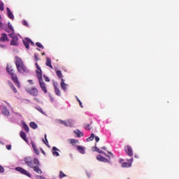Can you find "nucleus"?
I'll return each mask as SVG.
<instances>
[{
  "mask_svg": "<svg viewBox=\"0 0 179 179\" xmlns=\"http://www.w3.org/2000/svg\"><path fill=\"white\" fill-rule=\"evenodd\" d=\"M37 50H38V51H40V49L37 48Z\"/></svg>",
  "mask_w": 179,
  "mask_h": 179,
  "instance_id": "nucleus-56",
  "label": "nucleus"
},
{
  "mask_svg": "<svg viewBox=\"0 0 179 179\" xmlns=\"http://www.w3.org/2000/svg\"><path fill=\"white\" fill-rule=\"evenodd\" d=\"M0 47H1V48H6V46L5 45H2L1 43H0Z\"/></svg>",
  "mask_w": 179,
  "mask_h": 179,
  "instance_id": "nucleus-47",
  "label": "nucleus"
},
{
  "mask_svg": "<svg viewBox=\"0 0 179 179\" xmlns=\"http://www.w3.org/2000/svg\"><path fill=\"white\" fill-rule=\"evenodd\" d=\"M64 177H66V174L64 173L62 171H59V178L62 179Z\"/></svg>",
  "mask_w": 179,
  "mask_h": 179,
  "instance_id": "nucleus-32",
  "label": "nucleus"
},
{
  "mask_svg": "<svg viewBox=\"0 0 179 179\" xmlns=\"http://www.w3.org/2000/svg\"><path fill=\"white\" fill-rule=\"evenodd\" d=\"M94 149H95L94 150L95 152H97L98 153H101V155H105V156H106V157H109V159H110L111 157H114V155L113 154V152L110 151L108 152V155H106V152H104V151L99 150V148L95 146Z\"/></svg>",
  "mask_w": 179,
  "mask_h": 179,
  "instance_id": "nucleus-7",
  "label": "nucleus"
},
{
  "mask_svg": "<svg viewBox=\"0 0 179 179\" xmlns=\"http://www.w3.org/2000/svg\"><path fill=\"white\" fill-rule=\"evenodd\" d=\"M0 19H1V15H0Z\"/></svg>",
  "mask_w": 179,
  "mask_h": 179,
  "instance_id": "nucleus-57",
  "label": "nucleus"
},
{
  "mask_svg": "<svg viewBox=\"0 0 179 179\" xmlns=\"http://www.w3.org/2000/svg\"><path fill=\"white\" fill-rule=\"evenodd\" d=\"M6 31H8V33H9V31H8V30H6Z\"/></svg>",
  "mask_w": 179,
  "mask_h": 179,
  "instance_id": "nucleus-55",
  "label": "nucleus"
},
{
  "mask_svg": "<svg viewBox=\"0 0 179 179\" xmlns=\"http://www.w3.org/2000/svg\"><path fill=\"white\" fill-rule=\"evenodd\" d=\"M22 24L24 26H27V21L26 20L22 21Z\"/></svg>",
  "mask_w": 179,
  "mask_h": 179,
  "instance_id": "nucleus-45",
  "label": "nucleus"
},
{
  "mask_svg": "<svg viewBox=\"0 0 179 179\" xmlns=\"http://www.w3.org/2000/svg\"><path fill=\"white\" fill-rule=\"evenodd\" d=\"M20 135L22 139H23L25 142H29V140H27V137L26 133H24V131H20Z\"/></svg>",
  "mask_w": 179,
  "mask_h": 179,
  "instance_id": "nucleus-20",
  "label": "nucleus"
},
{
  "mask_svg": "<svg viewBox=\"0 0 179 179\" xmlns=\"http://www.w3.org/2000/svg\"><path fill=\"white\" fill-rule=\"evenodd\" d=\"M1 113L3 115H6V116L9 115V110L6 108H3Z\"/></svg>",
  "mask_w": 179,
  "mask_h": 179,
  "instance_id": "nucleus-24",
  "label": "nucleus"
},
{
  "mask_svg": "<svg viewBox=\"0 0 179 179\" xmlns=\"http://www.w3.org/2000/svg\"><path fill=\"white\" fill-rule=\"evenodd\" d=\"M8 28L10 29V30L11 31H13H13H15V29H13V27H12V24H10V22L8 23Z\"/></svg>",
  "mask_w": 179,
  "mask_h": 179,
  "instance_id": "nucleus-35",
  "label": "nucleus"
},
{
  "mask_svg": "<svg viewBox=\"0 0 179 179\" xmlns=\"http://www.w3.org/2000/svg\"><path fill=\"white\" fill-rule=\"evenodd\" d=\"M15 171H18L21 174H23L24 176H27V177H29V178H31V174H30L29 171H26L22 167H16Z\"/></svg>",
  "mask_w": 179,
  "mask_h": 179,
  "instance_id": "nucleus-5",
  "label": "nucleus"
},
{
  "mask_svg": "<svg viewBox=\"0 0 179 179\" xmlns=\"http://www.w3.org/2000/svg\"><path fill=\"white\" fill-rule=\"evenodd\" d=\"M128 179H130V178H128Z\"/></svg>",
  "mask_w": 179,
  "mask_h": 179,
  "instance_id": "nucleus-58",
  "label": "nucleus"
},
{
  "mask_svg": "<svg viewBox=\"0 0 179 179\" xmlns=\"http://www.w3.org/2000/svg\"><path fill=\"white\" fill-rule=\"evenodd\" d=\"M36 110L39 111V113H41V114H45L44 113V110H43V108H41L40 106L36 107Z\"/></svg>",
  "mask_w": 179,
  "mask_h": 179,
  "instance_id": "nucleus-34",
  "label": "nucleus"
},
{
  "mask_svg": "<svg viewBox=\"0 0 179 179\" xmlns=\"http://www.w3.org/2000/svg\"><path fill=\"white\" fill-rule=\"evenodd\" d=\"M46 66L50 68V69H53L52 64H51V59L50 57H46Z\"/></svg>",
  "mask_w": 179,
  "mask_h": 179,
  "instance_id": "nucleus-19",
  "label": "nucleus"
},
{
  "mask_svg": "<svg viewBox=\"0 0 179 179\" xmlns=\"http://www.w3.org/2000/svg\"><path fill=\"white\" fill-rule=\"evenodd\" d=\"M59 152V150L57 148V147H52V153L53 156L58 157V156H59V152Z\"/></svg>",
  "mask_w": 179,
  "mask_h": 179,
  "instance_id": "nucleus-15",
  "label": "nucleus"
},
{
  "mask_svg": "<svg viewBox=\"0 0 179 179\" xmlns=\"http://www.w3.org/2000/svg\"><path fill=\"white\" fill-rule=\"evenodd\" d=\"M77 150H78V152H80L81 153V155H85V148L78 145L77 147Z\"/></svg>",
  "mask_w": 179,
  "mask_h": 179,
  "instance_id": "nucleus-23",
  "label": "nucleus"
},
{
  "mask_svg": "<svg viewBox=\"0 0 179 179\" xmlns=\"http://www.w3.org/2000/svg\"><path fill=\"white\" fill-rule=\"evenodd\" d=\"M95 141L96 142H99L100 141V138H99V136H95Z\"/></svg>",
  "mask_w": 179,
  "mask_h": 179,
  "instance_id": "nucleus-46",
  "label": "nucleus"
},
{
  "mask_svg": "<svg viewBox=\"0 0 179 179\" xmlns=\"http://www.w3.org/2000/svg\"><path fill=\"white\" fill-rule=\"evenodd\" d=\"M94 139V134H92L91 136L87 138V142H90V141H93Z\"/></svg>",
  "mask_w": 179,
  "mask_h": 179,
  "instance_id": "nucleus-31",
  "label": "nucleus"
},
{
  "mask_svg": "<svg viewBox=\"0 0 179 179\" xmlns=\"http://www.w3.org/2000/svg\"><path fill=\"white\" fill-rule=\"evenodd\" d=\"M15 64L19 73H27L29 72V69H27V67L24 65V62H23V60L20 57L17 56L15 57Z\"/></svg>",
  "mask_w": 179,
  "mask_h": 179,
  "instance_id": "nucleus-3",
  "label": "nucleus"
},
{
  "mask_svg": "<svg viewBox=\"0 0 179 179\" xmlns=\"http://www.w3.org/2000/svg\"><path fill=\"white\" fill-rule=\"evenodd\" d=\"M10 86L11 90H13V92H14V93L17 92V90H16V87H15V85H13V84L10 83Z\"/></svg>",
  "mask_w": 179,
  "mask_h": 179,
  "instance_id": "nucleus-30",
  "label": "nucleus"
},
{
  "mask_svg": "<svg viewBox=\"0 0 179 179\" xmlns=\"http://www.w3.org/2000/svg\"><path fill=\"white\" fill-rule=\"evenodd\" d=\"M56 75H57V76H58V78H59V79H61V80H62V73L61 72V71H59V70H57V71H56Z\"/></svg>",
  "mask_w": 179,
  "mask_h": 179,
  "instance_id": "nucleus-27",
  "label": "nucleus"
},
{
  "mask_svg": "<svg viewBox=\"0 0 179 179\" xmlns=\"http://www.w3.org/2000/svg\"><path fill=\"white\" fill-rule=\"evenodd\" d=\"M5 171V169L2 167V166L0 165V173H3Z\"/></svg>",
  "mask_w": 179,
  "mask_h": 179,
  "instance_id": "nucleus-43",
  "label": "nucleus"
},
{
  "mask_svg": "<svg viewBox=\"0 0 179 179\" xmlns=\"http://www.w3.org/2000/svg\"><path fill=\"white\" fill-rule=\"evenodd\" d=\"M22 126H23V129H24V131H26V132L29 133V126H27V124L26 123H23Z\"/></svg>",
  "mask_w": 179,
  "mask_h": 179,
  "instance_id": "nucleus-28",
  "label": "nucleus"
},
{
  "mask_svg": "<svg viewBox=\"0 0 179 179\" xmlns=\"http://www.w3.org/2000/svg\"><path fill=\"white\" fill-rule=\"evenodd\" d=\"M41 55H45V52H42Z\"/></svg>",
  "mask_w": 179,
  "mask_h": 179,
  "instance_id": "nucleus-54",
  "label": "nucleus"
},
{
  "mask_svg": "<svg viewBox=\"0 0 179 179\" xmlns=\"http://www.w3.org/2000/svg\"><path fill=\"white\" fill-rule=\"evenodd\" d=\"M6 10H7V15L9 17V19H15V16H13V13H12V11H10V8H9V7L6 8Z\"/></svg>",
  "mask_w": 179,
  "mask_h": 179,
  "instance_id": "nucleus-17",
  "label": "nucleus"
},
{
  "mask_svg": "<svg viewBox=\"0 0 179 179\" xmlns=\"http://www.w3.org/2000/svg\"><path fill=\"white\" fill-rule=\"evenodd\" d=\"M58 123L62 124L64 127H72V125H73V122L72 121V120H68L67 121L59 120Z\"/></svg>",
  "mask_w": 179,
  "mask_h": 179,
  "instance_id": "nucleus-6",
  "label": "nucleus"
},
{
  "mask_svg": "<svg viewBox=\"0 0 179 179\" xmlns=\"http://www.w3.org/2000/svg\"><path fill=\"white\" fill-rule=\"evenodd\" d=\"M19 40V38L15 37L13 38L10 41V45H17V41Z\"/></svg>",
  "mask_w": 179,
  "mask_h": 179,
  "instance_id": "nucleus-21",
  "label": "nucleus"
},
{
  "mask_svg": "<svg viewBox=\"0 0 179 179\" xmlns=\"http://www.w3.org/2000/svg\"><path fill=\"white\" fill-rule=\"evenodd\" d=\"M43 142L46 145V146H48V140H47V134H45V140L43 139Z\"/></svg>",
  "mask_w": 179,
  "mask_h": 179,
  "instance_id": "nucleus-33",
  "label": "nucleus"
},
{
  "mask_svg": "<svg viewBox=\"0 0 179 179\" xmlns=\"http://www.w3.org/2000/svg\"><path fill=\"white\" fill-rule=\"evenodd\" d=\"M54 87L57 96H61V92L59 91V89H58V85H57V84H54Z\"/></svg>",
  "mask_w": 179,
  "mask_h": 179,
  "instance_id": "nucleus-22",
  "label": "nucleus"
},
{
  "mask_svg": "<svg viewBox=\"0 0 179 179\" xmlns=\"http://www.w3.org/2000/svg\"><path fill=\"white\" fill-rule=\"evenodd\" d=\"M3 26V24H2V22H0V29H2Z\"/></svg>",
  "mask_w": 179,
  "mask_h": 179,
  "instance_id": "nucleus-50",
  "label": "nucleus"
},
{
  "mask_svg": "<svg viewBox=\"0 0 179 179\" xmlns=\"http://www.w3.org/2000/svg\"><path fill=\"white\" fill-rule=\"evenodd\" d=\"M0 41L1 43H5V41H9V38H8V35L6 34H1L0 37Z\"/></svg>",
  "mask_w": 179,
  "mask_h": 179,
  "instance_id": "nucleus-13",
  "label": "nucleus"
},
{
  "mask_svg": "<svg viewBox=\"0 0 179 179\" xmlns=\"http://www.w3.org/2000/svg\"><path fill=\"white\" fill-rule=\"evenodd\" d=\"M60 86L62 89L64 90V92H66V87L68 86V85L65 83L64 78H62Z\"/></svg>",
  "mask_w": 179,
  "mask_h": 179,
  "instance_id": "nucleus-18",
  "label": "nucleus"
},
{
  "mask_svg": "<svg viewBox=\"0 0 179 179\" xmlns=\"http://www.w3.org/2000/svg\"><path fill=\"white\" fill-rule=\"evenodd\" d=\"M77 100H78V103H79V105L80 106L81 108H83V105L82 104V101H80L79 100V99H78Z\"/></svg>",
  "mask_w": 179,
  "mask_h": 179,
  "instance_id": "nucleus-42",
  "label": "nucleus"
},
{
  "mask_svg": "<svg viewBox=\"0 0 179 179\" xmlns=\"http://www.w3.org/2000/svg\"><path fill=\"white\" fill-rule=\"evenodd\" d=\"M34 59H35V61H40V59H38V55H34Z\"/></svg>",
  "mask_w": 179,
  "mask_h": 179,
  "instance_id": "nucleus-40",
  "label": "nucleus"
},
{
  "mask_svg": "<svg viewBox=\"0 0 179 179\" xmlns=\"http://www.w3.org/2000/svg\"><path fill=\"white\" fill-rule=\"evenodd\" d=\"M29 127L32 128V129H37V124L34 122H31L29 124Z\"/></svg>",
  "mask_w": 179,
  "mask_h": 179,
  "instance_id": "nucleus-25",
  "label": "nucleus"
},
{
  "mask_svg": "<svg viewBox=\"0 0 179 179\" xmlns=\"http://www.w3.org/2000/svg\"><path fill=\"white\" fill-rule=\"evenodd\" d=\"M36 66V76L38 79L39 85L41 86V89H42L43 92L45 94H47V86L45 85V83L43 81V71H41V67L38 65V63L35 64Z\"/></svg>",
  "mask_w": 179,
  "mask_h": 179,
  "instance_id": "nucleus-2",
  "label": "nucleus"
},
{
  "mask_svg": "<svg viewBox=\"0 0 179 179\" xmlns=\"http://www.w3.org/2000/svg\"><path fill=\"white\" fill-rule=\"evenodd\" d=\"M129 162H123L122 164V167H131L132 166V162H134V158H131L127 160Z\"/></svg>",
  "mask_w": 179,
  "mask_h": 179,
  "instance_id": "nucleus-12",
  "label": "nucleus"
},
{
  "mask_svg": "<svg viewBox=\"0 0 179 179\" xmlns=\"http://www.w3.org/2000/svg\"><path fill=\"white\" fill-rule=\"evenodd\" d=\"M44 76V78H45V82H50V78H49L48 77H47V76Z\"/></svg>",
  "mask_w": 179,
  "mask_h": 179,
  "instance_id": "nucleus-44",
  "label": "nucleus"
},
{
  "mask_svg": "<svg viewBox=\"0 0 179 179\" xmlns=\"http://www.w3.org/2000/svg\"><path fill=\"white\" fill-rule=\"evenodd\" d=\"M23 44L24 47L29 50L30 48L29 44L34 45V43H33V41H31L30 38H27L24 40H23Z\"/></svg>",
  "mask_w": 179,
  "mask_h": 179,
  "instance_id": "nucleus-9",
  "label": "nucleus"
},
{
  "mask_svg": "<svg viewBox=\"0 0 179 179\" xmlns=\"http://www.w3.org/2000/svg\"><path fill=\"white\" fill-rule=\"evenodd\" d=\"M36 47H38L39 48H42L43 50V48H44V46H43V45H41V44L40 43V42H37V43H36Z\"/></svg>",
  "mask_w": 179,
  "mask_h": 179,
  "instance_id": "nucleus-36",
  "label": "nucleus"
},
{
  "mask_svg": "<svg viewBox=\"0 0 179 179\" xmlns=\"http://www.w3.org/2000/svg\"><path fill=\"white\" fill-rule=\"evenodd\" d=\"M11 79H12L13 83H15V85L17 86V87H18V89H20V83L19 82L17 76L16 74L11 76Z\"/></svg>",
  "mask_w": 179,
  "mask_h": 179,
  "instance_id": "nucleus-11",
  "label": "nucleus"
},
{
  "mask_svg": "<svg viewBox=\"0 0 179 179\" xmlns=\"http://www.w3.org/2000/svg\"><path fill=\"white\" fill-rule=\"evenodd\" d=\"M113 157H111L113 159ZM97 160L99 162H103V163H109V164H111V162L110 161L111 159L109 158V159H106V157L101 156V155H99L96 156Z\"/></svg>",
  "mask_w": 179,
  "mask_h": 179,
  "instance_id": "nucleus-8",
  "label": "nucleus"
},
{
  "mask_svg": "<svg viewBox=\"0 0 179 179\" xmlns=\"http://www.w3.org/2000/svg\"><path fill=\"white\" fill-rule=\"evenodd\" d=\"M24 162L28 167L33 169L35 173H37L38 174H43V171L40 169V161H38V159L34 158L33 161V159L30 157H27L24 158Z\"/></svg>",
  "mask_w": 179,
  "mask_h": 179,
  "instance_id": "nucleus-1",
  "label": "nucleus"
},
{
  "mask_svg": "<svg viewBox=\"0 0 179 179\" xmlns=\"http://www.w3.org/2000/svg\"><path fill=\"white\" fill-rule=\"evenodd\" d=\"M27 92L31 96H38V90L36 87H32L27 90Z\"/></svg>",
  "mask_w": 179,
  "mask_h": 179,
  "instance_id": "nucleus-10",
  "label": "nucleus"
},
{
  "mask_svg": "<svg viewBox=\"0 0 179 179\" xmlns=\"http://www.w3.org/2000/svg\"><path fill=\"white\" fill-rule=\"evenodd\" d=\"M6 71L8 73H9V75H10V76H13V75H15V70H13L12 66H10L9 65H7L6 66Z\"/></svg>",
  "mask_w": 179,
  "mask_h": 179,
  "instance_id": "nucleus-14",
  "label": "nucleus"
},
{
  "mask_svg": "<svg viewBox=\"0 0 179 179\" xmlns=\"http://www.w3.org/2000/svg\"><path fill=\"white\" fill-rule=\"evenodd\" d=\"M85 129H87L88 131H90V124H85Z\"/></svg>",
  "mask_w": 179,
  "mask_h": 179,
  "instance_id": "nucleus-38",
  "label": "nucleus"
},
{
  "mask_svg": "<svg viewBox=\"0 0 179 179\" xmlns=\"http://www.w3.org/2000/svg\"><path fill=\"white\" fill-rule=\"evenodd\" d=\"M0 10H3V3H0Z\"/></svg>",
  "mask_w": 179,
  "mask_h": 179,
  "instance_id": "nucleus-39",
  "label": "nucleus"
},
{
  "mask_svg": "<svg viewBox=\"0 0 179 179\" xmlns=\"http://www.w3.org/2000/svg\"><path fill=\"white\" fill-rule=\"evenodd\" d=\"M124 152L129 157H133L134 156V150H132V147L131 145H127L124 147Z\"/></svg>",
  "mask_w": 179,
  "mask_h": 179,
  "instance_id": "nucleus-4",
  "label": "nucleus"
},
{
  "mask_svg": "<svg viewBox=\"0 0 179 179\" xmlns=\"http://www.w3.org/2000/svg\"><path fill=\"white\" fill-rule=\"evenodd\" d=\"M8 36L12 39L15 38V37H17V36H16V34H15V33L10 34Z\"/></svg>",
  "mask_w": 179,
  "mask_h": 179,
  "instance_id": "nucleus-37",
  "label": "nucleus"
},
{
  "mask_svg": "<svg viewBox=\"0 0 179 179\" xmlns=\"http://www.w3.org/2000/svg\"><path fill=\"white\" fill-rule=\"evenodd\" d=\"M34 100H36V101H38V99L35 98Z\"/></svg>",
  "mask_w": 179,
  "mask_h": 179,
  "instance_id": "nucleus-53",
  "label": "nucleus"
},
{
  "mask_svg": "<svg viewBox=\"0 0 179 179\" xmlns=\"http://www.w3.org/2000/svg\"><path fill=\"white\" fill-rule=\"evenodd\" d=\"M31 146L34 149V153H36V155L38 156V155H40V151L38 150V149H37V145H36V143H34V142H31Z\"/></svg>",
  "mask_w": 179,
  "mask_h": 179,
  "instance_id": "nucleus-16",
  "label": "nucleus"
},
{
  "mask_svg": "<svg viewBox=\"0 0 179 179\" xmlns=\"http://www.w3.org/2000/svg\"><path fill=\"white\" fill-rule=\"evenodd\" d=\"M87 177H89V178H90V176H92V174H90V173H87Z\"/></svg>",
  "mask_w": 179,
  "mask_h": 179,
  "instance_id": "nucleus-49",
  "label": "nucleus"
},
{
  "mask_svg": "<svg viewBox=\"0 0 179 179\" xmlns=\"http://www.w3.org/2000/svg\"><path fill=\"white\" fill-rule=\"evenodd\" d=\"M6 149H8V150H12V145H6Z\"/></svg>",
  "mask_w": 179,
  "mask_h": 179,
  "instance_id": "nucleus-41",
  "label": "nucleus"
},
{
  "mask_svg": "<svg viewBox=\"0 0 179 179\" xmlns=\"http://www.w3.org/2000/svg\"><path fill=\"white\" fill-rule=\"evenodd\" d=\"M70 143H71V145H75V143H79V141L73 139V138H71L69 140Z\"/></svg>",
  "mask_w": 179,
  "mask_h": 179,
  "instance_id": "nucleus-29",
  "label": "nucleus"
},
{
  "mask_svg": "<svg viewBox=\"0 0 179 179\" xmlns=\"http://www.w3.org/2000/svg\"><path fill=\"white\" fill-rule=\"evenodd\" d=\"M41 150L43 155H45V152H44V150H43V149H41Z\"/></svg>",
  "mask_w": 179,
  "mask_h": 179,
  "instance_id": "nucleus-51",
  "label": "nucleus"
},
{
  "mask_svg": "<svg viewBox=\"0 0 179 179\" xmlns=\"http://www.w3.org/2000/svg\"><path fill=\"white\" fill-rule=\"evenodd\" d=\"M101 149H103V150H107V148H106V147H102Z\"/></svg>",
  "mask_w": 179,
  "mask_h": 179,
  "instance_id": "nucleus-52",
  "label": "nucleus"
},
{
  "mask_svg": "<svg viewBox=\"0 0 179 179\" xmlns=\"http://www.w3.org/2000/svg\"><path fill=\"white\" fill-rule=\"evenodd\" d=\"M75 134H77L78 138H80L83 136V132L80 131V130L74 131Z\"/></svg>",
  "mask_w": 179,
  "mask_h": 179,
  "instance_id": "nucleus-26",
  "label": "nucleus"
},
{
  "mask_svg": "<svg viewBox=\"0 0 179 179\" xmlns=\"http://www.w3.org/2000/svg\"><path fill=\"white\" fill-rule=\"evenodd\" d=\"M28 82H29L31 85H33V80H28Z\"/></svg>",
  "mask_w": 179,
  "mask_h": 179,
  "instance_id": "nucleus-48",
  "label": "nucleus"
}]
</instances>
